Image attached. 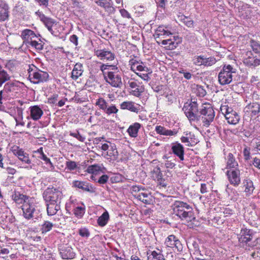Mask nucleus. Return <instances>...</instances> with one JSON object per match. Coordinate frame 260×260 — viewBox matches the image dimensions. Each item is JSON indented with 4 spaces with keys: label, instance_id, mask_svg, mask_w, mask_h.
I'll return each mask as SVG.
<instances>
[{
    "label": "nucleus",
    "instance_id": "49",
    "mask_svg": "<svg viewBox=\"0 0 260 260\" xmlns=\"http://www.w3.org/2000/svg\"><path fill=\"white\" fill-rule=\"evenodd\" d=\"M38 157L44 160L45 161V163L47 165H48V166L49 167L50 169L51 170H53L54 169L55 167L54 166V165H53V164L51 162V160H50V159L46 155H45V154H42V155L41 156H39Z\"/></svg>",
    "mask_w": 260,
    "mask_h": 260
},
{
    "label": "nucleus",
    "instance_id": "35",
    "mask_svg": "<svg viewBox=\"0 0 260 260\" xmlns=\"http://www.w3.org/2000/svg\"><path fill=\"white\" fill-rule=\"evenodd\" d=\"M136 74V73H142V72H148L152 73V71L150 68H148L145 63L142 61L140 62L138 66L136 67L135 71H133Z\"/></svg>",
    "mask_w": 260,
    "mask_h": 260
},
{
    "label": "nucleus",
    "instance_id": "21",
    "mask_svg": "<svg viewBox=\"0 0 260 260\" xmlns=\"http://www.w3.org/2000/svg\"><path fill=\"white\" fill-rule=\"evenodd\" d=\"M173 153L178 156L180 161L184 160V149L182 145L176 142L172 144L171 147Z\"/></svg>",
    "mask_w": 260,
    "mask_h": 260
},
{
    "label": "nucleus",
    "instance_id": "30",
    "mask_svg": "<svg viewBox=\"0 0 260 260\" xmlns=\"http://www.w3.org/2000/svg\"><path fill=\"white\" fill-rule=\"evenodd\" d=\"M141 126L142 125L140 123L135 122L129 125L127 129V132L131 137L136 138L138 136V132Z\"/></svg>",
    "mask_w": 260,
    "mask_h": 260
},
{
    "label": "nucleus",
    "instance_id": "17",
    "mask_svg": "<svg viewBox=\"0 0 260 260\" xmlns=\"http://www.w3.org/2000/svg\"><path fill=\"white\" fill-rule=\"evenodd\" d=\"M59 253L62 258L64 259H73L76 255L73 248L67 245L59 248Z\"/></svg>",
    "mask_w": 260,
    "mask_h": 260
},
{
    "label": "nucleus",
    "instance_id": "40",
    "mask_svg": "<svg viewBox=\"0 0 260 260\" xmlns=\"http://www.w3.org/2000/svg\"><path fill=\"white\" fill-rule=\"evenodd\" d=\"M53 225L54 224L52 222L49 221H45L42 224L41 229L42 233H47L51 231Z\"/></svg>",
    "mask_w": 260,
    "mask_h": 260
},
{
    "label": "nucleus",
    "instance_id": "42",
    "mask_svg": "<svg viewBox=\"0 0 260 260\" xmlns=\"http://www.w3.org/2000/svg\"><path fill=\"white\" fill-rule=\"evenodd\" d=\"M95 105L98 106L99 108L102 110L104 112L106 109L107 106H108V103L104 99L102 98H100L96 100Z\"/></svg>",
    "mask_w": 260,
    "mask_h": 260
},
{
    "label": "nucleus",
    "instance_id": "2",
    "mask_svg": "<svg viewBox=\"0 0 260 260\" xmlns=\"http://www.w3.org/2000/svg\"><path fill=\"white\" fill-rule=\"evenodd\" d=\"M173 211L181 220L190 221L193 217L192 207L186 203L182 201H176L174 202Z\"/></svg>",
    "mask_w": 260,
    "mask_h": 260
},
{
    "label": "nucleus",
    "instance_id": "20",
    "mask_svg": "<svg viewBox=\"0 0 260 260\" xmlns=\"http://www.w3.org/2000/svg\"><path fill=\"white\" fill-rule=\"evenodd\" d=\"M73 186L90 193H93L95 191V188L90 183L86 181H74Z\"/></svg>",
    "mask_w": 260,
    "mask_h": 260
},
{
    "label": "nucleus",
    "instance_id": "39",
    "mask_svg": "<svg viewBox=\"0 0 260 260\" xmlns=\"http://www.w3.org/2000/svg\"><path fill=\"white\" fill-rule=\"evenodd\" d=\"M10 76L4 70L0 71V87L3 84L10 80Z\"/></svg>",
    "mask_w": 260,
    "mask_h": 260
},
{
    "label": "nucleus",
    "instance_id": "56",
    "mask_svg": "<svg viewBox=\"0 0 260 260\" xmlns=\"http://www.w3.org/2000/svg\"><path fill=\"white\" fill-rule=\"evenodd\" d=\"M141 61L135 58H132L129 61V65L131 66L130 69L132 71H135L136 67L140 63Z\"/></svg>",
    "mask_w": 260,
    "mask_h": 260
},
{
    "label": "nucleus",
    "instance_id": "32",
    "mask_svg": "<svg viewBox=\"0 0 260 260\" xmlns=\"http://www.w3.org/2000/svg\"><path fill=\"white\" fill-rule=\"evenodd\" d=\"M46 203H47V211L48 215H54L60 210V203H54L52 202Z\"/></svg>",
    "mask_w": 260,
    "mask_h": 260
},
{
    "label": "nucleus",
    "instance_id": "3",
    "mask_svg": "<svg viewBox=\"0 0 260 260\" xmlns=\"http://www.w3.org/2000/svg\"><path fill=\"white\" fill-rule=\"evenodd\" d=\"M184 114L188 119L191 121H197L200 120L201 115H199L198 104L197 102H191L188 104L185 103L182 108Z\"/></svg>",
    "mask_w": 260,
    "mask_h": 260
},
{
    "label": "nucleus",
    "instance_id": "6",
    "mask_svg": "<svg viewBox=\"0 0 260 260\" xmlns=\"http://www.w3.org/2000/svg\"><path fill=\"white\" fill-rule=\"evenodd\" d=\"M199 115H201L200 119L202 120L204 125L207 127L213 121L215 117L213 109L210 105L206 103L203 104L200 108Z\"/></svg>",
    "mask_w": 260,
    "mask_h": 260
},
{
    "label": "nucleus",
    "instance_id": "8",
    "mask_svg": "<svg viewBox=\"0 0 260 260\" xmlns=\"http://www.w3.org/2000/svg\"><path fill=\"white\" fill-rule=\"evenodd\" d=\"M220 109L229 123L235 125L239 122L240 120L239 115L228 105H221Z\"/></svg>",
    "mask_w": 260,
    "mask_h": 260
},
{
    "label": "nucleus",
    "instance_id": "28",
    "mask_svg": "<svg viewBox=\"0 0 260 260\" xmlns=\"http://www.w3.org/2000/svg\"><path fill=\"white\" fill-rule=\"evenodd\" d=\"M120 108L121 109H127L137 113L140 110V106L139 105H135L134 102L130 101L123 102L122 103L120 104Z\"/></svg>",
    "mask_w": 260,
    "mask_h": 260
},
{
    "label": "nucleus",
    "instance_id": "64",
    "mask_svg": "<svg viewBox=\"0 0 260 260\" xmlns=\"http://www.w3.org/2000/svg\"><path fill=\"white\" fill-rule=\"evenodd\" d=\"M109 177L107 175H103L98 180V183L101 184H105L108 180Z\"/></svg>",
    "mask_w": 260,
    "mask_h": 260
},
{
    "label": "nucleus",
    "instance_id": "5",
    "mask_svg": "<svg viewBox=\"0 0 260 260\" xmlns=\"http://www.w3.org/2000/svg\"><path fill=\"white\" fill-rule=\"evenodd\" d=\"M43 197L46 202L60 203L63 194L58 188L54 187H47L44 190Z\"/></svg>",
    "mask_w": 260,
    "mask_h": 260
},
{
    "label": "nucleus",
    "instance_id": "27",
    "mask_svg": "<svg viewBox=\"0 0 260 260\" xmlns=\"http://www.w3.org/2000/svg\"><path fill=\"white\" fill-rule=\"evenodd\" d=\"M118 152L115 145H110V149L107 152L104 157L110 161H114L118 158Z\"/></svg>",
    "mask_w": 260,
    "mask_h": 260
},
{
    "label": "nucleus",
    "instance_id": "62",
    "mask_svg": "<svg viewBox=\"0 0 260 260\" xmlns=\"http://www.w3.org/2000/svg\"><path fill=\"white\" fill-rule=\"evenodd\" d=\"M79 235L82 237L87 238L89 236L90 233L86 228H81L79 231Z\"/></svg>",
    "mask_w": 260,
    "mask_h": 260
},
{
    "label": "nucleus",
    "instance_id": "34",
    "mask_svg": "<svg viewBox=\"0 0 260 260\" xmlns=\"http://www.w3.org/2000/svg\"><path fill=\"white\" fill-rule=\"evenodd\" d=\"M109 219V215L108 212L106 211L98 219V223L100 226L106 225Z\"/></svg>",
    "mask_w": 260,
    "mask_h": 260
},
{
    "label": "nucleus",
    "instance_id": "12",
    "mask_svg": "<svg viewBox=\"0 0 260 260\" xmlns=\"http://www.w3.org/2000/svg\"><path fill=\"white\" fill-rule=\"evenodd\" d=\"M11 150L13 154L17 156L22 162L28 165H30L31 163V161L29 157V154L25 152L19 146L14 145L12 147Z\"/></svg>",
    "mask_w": 260,
    "mask_h": 260
},
{
    "label": "nucleus",
    "instance_id": "11",
    "mask_svg": "<svg viewBox=\"0 0 260 260\" xmlns=\"http://www.w3.org/2000/svg\"><path fill=\"white\" fill-rule=\"evenodd\" d=\"M165 245L166 247L171 248L173 250L175 249L178 252L182 251L183 248L180 241L174 235H169L166 239Z\"/></svg>",
    "mask_w": 260,
    "mask_h": 260
},
{
    "label": "nucleus",
    "instance_id": "50",
    "mask_svg": "<svg viewBox=\"0 0 260 260\" xmlns=\"http://www.w3.org/2000/svg\"><path fill=\"white\" fill-rule=\"evenodd\" d=\"M144 86L142 85L138 87L133 88L131 93L134 96L138 97L144 91Z\"/></svg>",
    "mask_w": 260,
    "mask_h": 260
},
{
    "label": "nucleus",
    "instance_id": "15",
    "mask_svg": "<svg viewBox=\"0 0 260 260\" xmlns=\"http://www.w3.org/2000/svg\"><path fill=\"white\" fill-rule=\"evenodd\" d=\"M94 54L100 59L104 61H111L115 58L114 53L106 49L95 50Z\"/></svg>",
    "mask_w": 260,
    "mask_h": 260
},
{
    "label": "nucleus",
    "instance_id": "13",
    "mask_svg": "<svg viewBox=\"0 0 260 260\" xmlns=\"http://www.w3.org/2000/svg\"><path fill=\"white\" fill-rule=\"evenodd\" d=\"M230 183L234 186H238L241 182L240 173L238 169H231L226 172Z\"/></svg>",
    "mask_w": 260,
    "mask_h": 260
},
{
    "label": "nucleus",
    "instance_id": "14",
    "mask_svg": "<svg viewBox=\"0 0 260 260\" xmlns=\"http://www.w3.org/2000/svg\"><path fill=\"white\" fill-rule=\"evenodd\" d=\"M104 79L107 83L113 87H120L122 84L121 77L112 72H107V75H105Z\"/></svg>",
    "mask_w": 260,
    "mask_h": 260
},
{
    "label": "nucleus",
    "instance_id": "22",
    "mask_svg": "<svg viewBox=\"0 0 260 260\" xmlns=\"http://www.w3.org/2000/svg\"><path fill=\"white\" fill-rule=\"evenodd\" d=\"M180 139L182 143H187V146H193L199 142L194 134L190 132L186 133L185 136L181 137Z\"/></svg>",
    "mask_w": 260,
    "mask_h": 260
},
{
    "label": "nucleus",
    "instance_id": "46",
    "mask_svg": "<svg viewBox=\"0 0 260 260\" xmlns=\"http://www.w3.org/2000/svg\"><path fill=\"white\" fill-rule=\"evenodd\" d=\"M190 249L194 251L193 254L202 255L201 251L200 250L199 245L196 241H192L190 244Z\"/></svg>",
    "mask_w": 260,
    "mask_h": 260
},
{
    "label": "nucleus",
    "instance_id": "57",
    "mask_svg": "<svg viewBox=\"0 0 260 260\" xmlns=\"http://www.w3.org/2000/svg\"><path fill=\"white\" fill-rule=\"evenodd\" d=\"M181 20L183 21V23L188 27H193V21L189 19L185 16H182Z\"/></svg>",
    "mask_w": 260,
    "mask_h": 260
},
{
    "label": "nucleus",
    "instance_id": "59",
    "mask_svg": "<svg viewBox=\"0 0 260 260\" xmlns=\"http://www.w3.org/2000/svg\"><path fill=\"white\" fill-rule=\"evenodd\" d=\"M152 73L148 72H144V73H136V74L142 78L143 80L146 81H148L150 78L149 77V75H150Z\"/></svg>",
    "mask_w": 260,
    "mask_h": 260
},
{
    "label": "nucleus",
    "instance_id": "9",
    "mask_svg": "<svg viewBox=\"0 0 260 260\" xmlns=\"http://www.w3.org/2000/svg\"><path fill=\"white\" fill-rule=\"evenodd\" d=\"M66 209L69 214H71V211H73L75 216L79 218L83 216L85 210L83 204L79 205L78 203H76L71 200L66 204Z\"/></svg>",
    "mask_w": 260,
    "mask_h": 260
},
{
    "label": "nucleus",
    "instance_id": "18",
    "mask_svg": "<svg viewBox=\"0 0 260 260\" xmlns=\"http://www.w3.org/2000/svg\"><path fill=\"white\" fill-rule=\"evenodd\" d=\"M243 63L247 67H256L259 64L260 59L254 56L251 52H247L246 56L243 59Z\"/></svg>",
    "mask_w": 260,
    "mask_h": 260
},
{
    "label": "nucleus",
    "instance_id": "36",
    "mask_svg": "<svg viewBox=\"0 0 260 260\" xmlns=\"http://www.w3.org/2000/svg\"><path fill=\"white\" fill-rule=\"evenodd\" d=\"M244 184L245 187V192L247 194H252L254 189L253 182L250 180H246L244 182Z\"/></svg>",
    "mask_w": 260,
    "mask_h": 260
},
{
    "label": "nucleus",
    "instance_id": "63",
    "mask_svg": "<svg viewBox=\"0 0 260 260\" xmlns=\"http://www.w3.org/2000/svg\"><path fill=\"white\" fill-rule=\"evenodd\" d=\"M70 135L76 138L77 139H78L81 142H84L85 139V138L82 136H81L78 132L76 133H71Z\"/></svg>",
    "mask_w": 260,
    "mask_h": 260
},
{
    "label": "nucleus",
    "instance_id": "37",
    "mask_svg": "<svg viewBox=\"0 0 260 260\" xmlns=\"http://www.w3.org/2000/svg\"><path fill=\"white\" fill-rule=\"evenodd\" d=\"M247 108L253 115H256L260 112V105L257 103L250 104Z\"/></svg>",
    "mask_w": 260,
    "mask_h": 260
},
{
    "label": "nucleus",
    "instance_id": "7",
    "mask_svg": "<svg viewBox=\"0 0 260 260\" xmlns=\"http://www.w3.org/2000/svg\"><path fill=\"white\" fill-rule=\"evenodd\" d=\"M22 210L24 217L27 219L32 218L37 219L41 215L39 211L36 209V205L32 199L27 200L22 205Z\"/></svg>",
    "mask_w": 260,
    "mask_h": 260
},
{
    "label": "nucleus",
    "instance_id": "61",
    "mask_svg": "<svg viewBox=\"0 0 260 260\" xmlns=\"http://www.w3.org/2000/svg\"><path fill=\"white\" fill-rule=\"evenodd\" d=\"M116 66L115 65H109V64H103L100 67V70L102 71L103 73L104 76H105V75H107V73L105 72L106 70H108L110 68H112V69L115 68Z\"/></svg>",
    "mask_w": 260,
    "mask_h": 260
},
{
    "label": "nucleus",
    "instance_id": "60",
    "mask_svg": "<svg viewBox=\"0 0 260 260\" xmlns=\"http://www.w3.org/2000/svg\"><path fill=\"white\" fill-rule=\"evenodd\" d=\"M204 56H196L193 58V63L197 66H202L203 64Z\"/></svg>",
    "mask_w": 260,
    "mask_h": 260
},
{
    "label": "nucleus",
    "instance_id": "1",
    "mask_svg": "<svg viewBox=\"0 0 260 260\" xmlns=\"http://www.w3.org/2000/svg\"><path fill=\"white\" fill-rule=\"evenodd\" d=\"M172 33L167 29V27L159 26L155 30L153 36L158 44L166 45L169 49L173 50L177 47L181 42L178 36H172Z\"/></svg>",
    "mask_w": 260,
    "mask_h": 260
},
{
    "label": "nucleus",
    "instance_id": "44",
    "mask_svg": "<svg viewBox=\"0 0 260 260\" xmlns=\"http://www.w3.org/2000/svg\"><path fill=\"white\" fill-rule=\"evenodd\" d=\"M250 46L255 53L260 56V44L257 41L251 40L250 41Z\"/></svg>",
    "mask_w": 260,
    "mask_h": 260
},
{
    "label": "nucleus",
    "instance_id": "43",
    "mask_svg": "<svg viewBox=\"0 0 260 260\" xmlns=\"http://www.w3.org/2000/svg\"><path fill=\"white\" fill-rule=\"evenodd\" d=\"M152 174V177L154 180H160L162 177V174L160 170V169L158 167H155L151 172Z\"/></svg>",
    "mask_w": 260,
    "mask_h": 260
},
{
    "label": "nucleus",
    "instance_id": "16",
    "mask_svg": "<svg viewBox=\"0 0 260 260\" xmlns=\"http://www.w3.org/2000/svg\"><path fill=\"white\" fill-rule=\"evenodd\" d=\"M253 232L250 229L243 228L241 230L240 233L238 235L239 242L247 244L250 242L253 237Z\"/></svg>",
    "mask_w": 260,
    "mask_h": 260
},
{
    "label": "nucleus",
    "instance_id": "10",
    "mask_svg": "<svg viewBox=\"0 0 260 260\" xmlns=\"http://www.w3.org/2000/svg\"><path fill=\"white\" fill-rule=\"evenodd\" d=\"M28 79L34 84H39L46 82L49 78V75L47 72L38 70L29 73Z\"/></svg>",
    "mask_w": 260,
    "mask_h": 260
},
{
    "label": "nucleus",
    "instance_id": "24",
    "mask_svg": "<svg viewBox=\"0 0 260 260\" xmlns=\"http://www.w3.org/2000/svg\"><path fill=\"white\" fill-rule=\"evenodd\" d=\"M111 0H94V2L99 6L104 8L106 11L109 14L114 13L115 11V8L113 7L112 4L109 1Z\"/></svg>",
    "mask_w": 260,
    "mask_h": 260
},
{
    "label": "nucleus",
    "instance_id": "53",
    "mask_svg": "<svg viewBox=\"0 0 260 260\" xmlns=\"http://www.w3.org/2000/svg\"><path fill=\"white\" fill-rule=\"evenodd\" d=\"M42 22L46 27H52L55 23V21L54 19L47 17H46L45 18H44V20H43Z\"/></svg>",
    "mask_w": 260,
    "mask_h": 260
},
{
    "label": "nucleus",
    "instance_id": "48",
    "mask_svg": "<svg viewBox=\"0 0 260 260\" xmlns=\"http://www.w3.org/2000/svg\"><path fill=\"white\" fill-rule=\"evenodd\" d=\"M101 171V167L98 165H91L88 167L86 171L90 174H96Z\"/></svg>",
    "mask_w": 260,
    "mask_h": 260
},
{
    "label": "nucleus",
    "instance_id": "33",
    "mask_svg": "<svg viewBox=\"0 0 260 260\" xmlns=\"http://www.w3.org/2000/svg\"><path fill=\"white\" fill-rule=\"evenodd\" d=\"M226 159V169H229L230 170L238 169V164L232 153H229Z\"/></svg>",
    "mask_w": 260,
    "mask_h": 260
},
{
    "label": "nucleus",
    "instance_id": "58",
    "mask_svg": "<svg viewBox=\"0 0 260 260\" xmlns=\"http://www.w3.org/2000/svg\"><path fill=\"white\" fill-rule=\"evenodd\" d=\"M176 160L175 159L173 160H166L165 162V166L167 169H173L176 166Z\"/></svg>",
    "mask_w": 260,
    "mask_h": 260
},
{
    "label": "nucleus",
    "instance_id": "41",
    "mask_svg": "<svg viewBox=\"0 0 260 260\" xmlns=\"http://www.w3.org/2000/svg\"><path fill=\"white\" fill-rule=\"evenodd\" d=\"M148 260H165L164 255L160 252L155 251L152 252L151 254L148 257Z\"/></svg>",
    "mask_w": 260,
    "mask_h": 260
},
{
    "label": "nucleus",
    "instance_id": "4",
    "mask_svg": "<svg viewBox=\"0 0 260 260\" xmlns=\"http://www.w3.org/2000/svg\"><path fill=\"white\" fill-rule=\"evenodd\" d=\"M236 73V69L230 64H225L218 74V81L220 85L229 84L233 80V74Z\"/></svg>",
    "mask_w": 260,
    "mask_h": 260
},
{
    "label": "nucleus",
    "instance_id": "23",
    "mask_svg": "<svg viewBox=\"0 0 260 260\" xmlns=\"http://www.w3.org/2000/svg\"><path fill=\"white\" fill-rule=\"evenodd\" d=\"M30 118L35 121L41 118L43 114L42 109L38 105L31 106L29 108Z\"/></svg>",
    "mask_w": 260,
    "mask_h": 260
},
{
    "label": "nucleus",
    "instance_id": "31",
    "mask_svg": "<svg viewBox=\"0 0 260 260\" xmlns=\"http://www.w3.org/2000/svg\"><path fill=\"white\" fill-rule=\"evenodd\" d=\"M155 130L157 134L164 136H174L178 133L177 131L175 129H167L165 127L160 125L156 126Z\"/></svg>",
    "mask_w": 260,
    "mask_h": 260
},
{
    "label": "nucleus",
    "instance_id": "47",
    "mask_svg": "<svg viewBox=\"0 0 260 260\" xmlns=\"http://www.w3.org/2000/svg\"><path fill=\"white\" fill-rule=\"evenodd\" d=\"M216 62V59L214 57H205L204 56L203 65L206 67L211 66L214 64Z\"/></svg>",
    "mask_w": 260,
    "mask_h": 260
},
{
    "label": "nucleus",
    "instance_id": "26",
    "mask_svg": "<svg viewBox=\"0 0 260 260\" xmlns=\"http://www.w3.org/2000/svg\"><path fill=\"white\" fill-rule=\"evenodd\" d=\"M9 6L4 1L0 0V21H4L9 17Z\"/></svg>",
    "mask_w": 260,
    "mask_h": 260
},
{
    "label": "nucleus",
    "instance_id": "19",
    "mask_svg": "<svg viewBox=\"0 0 260 260\" xmlns=\"http://www.w3.org/2000/svg\"><path fill=\"white\" fill-rule=\"evenodd\" d=\"M20 37L23 40V44L28 46L30 42H32L33 41L32 39L37 37V36L32 30L25 29L22 31Z\"/></svg>",
    "mask_w": 260,
    "mask_h": 260
},
{
    "label": "nucleus",
    "instance_id": "54",
    "mask_svg": "<svg viewBox=\"0 0 260 260\" xmlns=\"http://www.w3.org/2000/svg\"><path fill=\"white\" fill-rule=\"evenodd\" d=\"M14 84L12 83H7L5 85L3 90H2V91L5 94H7V95H9V92H11L12 91V88L14 87Z\"/></svg>",
    "mask_w": 260,
    "mask_h": 260
},
{
    "label": "nucleus",
    "instance_id": "38",
    "mask_svg": "<svg viewBox=\"0 0 260 260\" xmlns=\"http://www.w3.org/2000/svg\"><path fill=\"white\" fill-rule=\"evenodd\" d=\"M137 198L146 204L150 203V194L146 191L140 192L137 196Z\"/></svg>",
    "mask_w": 260,
    "mask_h": 260
},
{
    "label": "nucleus",
    "instance_id": "55",
    "mask_svg": "<svg viewBox=\"0 0 260 260\" xmlns=\"http://www.w3.org/2000/svg\"><path fill=\"white\" fill-rule=\"evenodd\" d=\"M128 84L132 89L142 85L141 83L137 80H135L134 79H129L128 81Z\"/></svg>",
    "mask_w": 260,
    "mask_h": 260
},
{
    "label": "nucleus",
    "instance_id": "29",
    "mask_svg": "<svg viewBox=\"0 0 260 260\" xmlns=\"http://www.w3.org/2000/svg\"><path fill=\"white\" fill-rule=\"evenodd\" d=\"M83 73V67L82 64L79 62L76 63L72 70L71 77L73 80H76L82 75Z\"/></svg>",
    "mask_w": 260,
    "mask_h": 260
},
{
    "label": "nucleus",
    "instance_id": "51",
    "mask_svg": "<svg viewBox=\"0 0 260 260\" xmlns=\"http://www.w3.org/2000/svg\"><path fill=\"white\" fill-rule=\"evenodd\" d=\"M118 111V109L116 106L112 104L111 105H108V106H107L104 112L109 115L112 114H116Z\"/></svg>",
    "mask_w": 260,
    "mask_h": 260
},
{
    "label": "nucleus",
    "instance_id": "52",
    "mask_svg": "<svg viewBox=\"0 0 260 260\" xmlns=\"http://www.w3.org/2000/svg\"><path fill=\"white\" fill-rule=\"evenodd\" d=\"M66 168L70 171L76 170L77 168V163L74 161L68 160L66 162Z\"/></svg>",
    "mask_w": 260,
    "mask_h": 260
},
{
    "label": "nucleus",
    "instance_id": "45",
    "mask_svg": "<svg viewBox=\"0 0 260 260\" xmlns=\"http://www.w3.org/2000/svg\"><path fill=\"white\" fill-rule=\"evenodd\" d=\"M44 43L39 39V41L33 40L30 42L29 45L35 48L37 50H42L43 49Z\"/></svg>",
    "mask_w": 260,
    "mask_h": 260
},
{
    "label": "nucleus",
    "instance_id": "25",
    "mask_svg": "<svg viewBox=\"0 0 260 260\" xmlns=\"http://www.w3.org/2000/svg\"><path fill=\"white\" fill-rule=\"evenodd\" d=\"M12 198L16 203L18 204H22L23 205L24 203H26L27 200L31 199L17 191H14L13 192L12 195Z\"/></svg>",
    "mask_w": 260,
    "mask_h": 260
}]
</instances>
